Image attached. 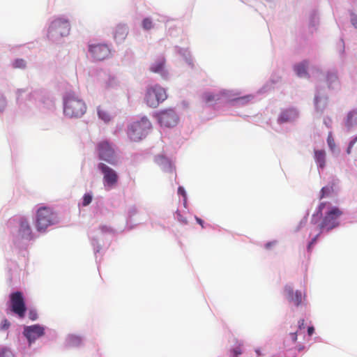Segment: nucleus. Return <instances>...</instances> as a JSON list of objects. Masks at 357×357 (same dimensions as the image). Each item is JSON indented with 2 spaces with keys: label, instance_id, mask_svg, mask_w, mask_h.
Listing matches in <instances>:
<instances>
[{
  "label": "nucleus",
  "instance_id": "obj_45",
  "mask_svg": "<svg viewBox=\"0 0 357 357\" xmlns=\"http://www.w3.org/2000/svg\"><path fill=\"white\" fill-rule=\"evenodd\" d=\"M255 352L257 353L258 356H261V351H260V350L259 349H256Z\"/></svg>",
  "mask_w": 357,
  "mask_h": 357
},
{
  "label": "nucleus",
  "instance_id": "obj_40",
  "mask_svg": "<svg viewBox=\"0 0 357 357\" xmlns=\"http://www.w3.org/2000/svg\"><path fill=\"white\" fill-rule=\"evenodd\" d=\"M9 326H10L9 321L8 320L5 319L3 321V323L1 327L3 329H7L9 327Z\"/></svg>",
  "mask_w": 357,
  "mask_h": 357
},
{
  "label": "nucleus",
  "instance_id": "obj_35",
  "mask_svg": "<svg viewBox=\"0 0 357 357\" xmlns=\"http://www.w3.org/2000/svg\"><path fill=\"white\" fill-rule=\"evenodd\" d=\"M356 142V140L355 139H354V140H352V141L349 143V146H348V148H347V153L348 154H350V153H351V149H352V147L354 146V144H355Z\"/></svg>",
  "mask_w": 357,
  "mask_h": 357
},
{
  "label": "nucleus",
  "instance_id": "obj_28",
  "mask_svg": "<svg viewBox=\"0 0 357 357\" xmlns=\"http://www.w3.org/2000/svg\"><path fill=\"white\" fill-rule=\"evenodd\" d=\"M327 142H328L329 148L332 151H334L335 148V140H334V139H333V137L332 136V134L331 132L328 135Z\"/></svg>",
  "mask_w": 357,
  "mask_h": 357
},
{
  "label": "nucleus",
  "instance_id": "obj_41",
  "mask_svg": "<svg viewBox=\"0 0 357 357\" xmlns=\"http://www.w3.org/2000/svg\"><path fill=\"white\" fill-rule=\"evenodd\" d=\"M298 327L299 328H303L305 327V320L303 319L298 321Z\"/></svg>",
  "mask_w": 357,
  "mask_h": 357
},
{
  "label": "nucleus",
  "instance_id": "obj_17",
  "mask_svg": "<svg viewBox=\"0 0 357 357\" xmlns=\"http://www.w3.org/2000/svg\"><path fill=\"white\" fill-rule=\"evenodd\" d=\"M98 115L105 123L110 121L112 118V113L109 112L108 107L106 106H99L98 107Z\"/></svg>",
  "mask_w": 357,
  "mask_h": 357
},
{
  "label": "nucleus",
  "instance_id": "obj_22",
  "mask_svg": "<svg viewBox=\"0 0 357 357\" xmlns=\"http://www.w3.org/2000/svg\"><path fill=\"white\" fill-rule=\"evenodd\" d=\"M326 82L329 88H333L334 84H338V77L335 73H328L326 76Z\"/></svg>",
  "mask_w": 357,
  "mask_h": 357
},
{
  "label": "nucleus",
  "instance_id": "obj_18",
  "mask_svg": "<svg viewBox=\"0 0 357 357\" xmlns=\"http://www.w3.org/2000/svg\"><path fill=\"white\" fill-rule=\"evenodd\" d=\"M314 160L319 168H324L326 165V152L324 150L314 151Z\"/></svg>",
  "mask_w": 357,
  "mask_h": 357
},
{
  "label": "nucleus",
  "instance_id": "obj_9",
  "mask_svg": "<svg viewBox=\"0 0 357 357\" xmlns=\"http://www.w3.org/2000/svg\"><path fill=\"white\" fill-rule=\"evenodd\" d=\"M98 168L103 175L105 186L109 188H114L119 180V176L116 171L102 162L98 165Z\"/></svg>",
  "mask_w": 357,
  "mask_h": 357
},
{
  "label": "nucleus",
  "instance_id": "obj_42",
  "mask_svg": "<svg viewBox=\"0 0 357 357\" xmlns=\"http://www.w3.org/2000/svg\"><path fill=\"white\" fill-rule=\"evenodd\" d=\"M178 194H180V195H183V196H185V190L183 189V188H182V187H179V188H178Z\"/></svg>",
  "mask_w": 357,
  "mask_h": 357
},
{
  "label": "nucleus",
  "instance_id": "obj_20",
  "mask_svg": "<svg viewBox=\"0 0 357 357\" xmlns=\"http://www.w3.org/2000/svg\"><path fill=\"white\" fill-rule=\"evenodd\" d=\"M128 33L127 29L125 26L119 25L116 27L114 38L116 40H123L126 37Z\"/></svg>",
  "mask_w": 357,
  "mask_h": 357
},
{
  "label": "nucleus",
  "instance_id": "obj_44",
  "mask_svg": "<svg viewBox=\"0 0 357 357\" xmlns=\"http://www.w3.org/2000/svg\"><path fill=\"white\" fill-rule=\"evenodd\" d=\"M196 220L202 227H204V225H203L204 222L202 219H200L199 218H196Z\"/></svg>",
  "mask_w": 357,
  "mask_h": 357
},
{
  "label": "nucleus",
  "instance_id": "obj_25",
  "mask_svg": "<svg viewBox=\"0 0 357 357\" xmlns=\"http://www.w3.org/2000/svg\"><path fill=\"white\" fill-rule=\"evenodd\" d=\"M333 191L332 186L323 187L321 190L320 199L329 196Z\"/></svg>",
  "mask_w": 357,
  "mask_h": 357
},
{
  "label": "nucleus",
  "instance_id": "obj_34",
  "mask_svg": "<svg viewBox=\"0 0 357 357\" xmlns=\"http://www.w3.org/2000/svg\"><path fill=\"white\" fill-rule=\"evenodd\" d=\"M29 317L31 320H36L37 319V313L35 310H30L29 313Z\"/></svg>",
  "mask_w": 357,
  "mask_h": 357
},
{
  "label": "nucleus",
  "instance_id": "obj_43",
  "mask_svg": "<svg viewBox=\"0 0 357 357\" xmlns=\"http://www.w3.org/2000/svg\"><path fill=\"white\" fill-rule=\"evenodd\" d=\"M314 327H312V326L309 327L307 328V333H308V335H312L313 334V333H314Z\"/></svg>",
  "mask_w": 357,
  "mask_h": 357
},
{
  "label": "nucleus",
  "instance_id": "obj_7",
  "mask_svg": "<svg viewBox=\"0 0 357 357\" xmlns=\"http://www.w3.org/2000/svg\"><path fill=\"white\" fill-rule=\"evenodd\" d=\"M97 151L100 160H104L112 165L117 164L115 151L107 141L99 142L97 145Z\"/></svg>",
  "mask_w": 357,
  "mask_h": 357
},
{
  "label": "nucleus",
  "instance_id": "obj_13",
  "mask_svg": "<svg viewBox=\"0 0 357 357\" xmlns=\"http://www.w3.org/2000/svg\"><path fill=\"white\" fill-rule=\"evenodd\" d=\"M165 63L166 60L164 57L159 58L153 63H151L150 66V70L152 73H158L162 77L165 78L168 75V71L166 69Z\"/></svg>",
  "mask_w": 357,
  "mask_h": 357
},
{
  "label": "nucleus",
  "instance_id": "obj_8",
  "mask_svg": "<svg viewBox=\"0 0 357 357\" xmlns=\"http://www.w3.org/2000/svg\"><path fill=\"white\" fill-rule=\"evenodd\" d=\"M10 310L20 318H24L26 307L23 294L20 291H15L10 295Z\"/></svg>",
  "mask_w": 357,
  "mask_h": 357
},
{
  "label": "nucleus",
  "instance_id": "obj_24",
  "mask_svg": "<svg viewBox=\"0 0 357 357\" xmlns=\"http://www.w3.org/2000/svg\"><path fill=\"white\" fill-rule=\"evenodd\" d=\"M242 346L241 343H238L234 348L231 349L229 351V357H238L241 355L243 352Z\"/></svg>",
  "mask_w": 357,
  "mask_h": 357
},
{
  "label": "nucleus",
  "instance_id": "obj_23",
  "mask_svg": "<svg viewBox=\"0 0 357 357\" xmlns=\"http://www.w3.org/2000/svg\"><path fill=\"white\" fill-rule=\"evenodd\" d=\"M289 302L293 303L296 306H298L302 301V294L299 291H296L294 296L289 300Z\"/></svg>",
  "mask_w": 357,
  "mask_h": 357
},
{
  "label": "nucleus",
  "instance_id": "obj_15",
  "mask_svg": "<svg viewBox=\"0 0 357 357\" xmlns=\"http://www.w3.org/2000/svg\"><path fill=\"white\" fill-rule=\"evenodd\" d=\"M308 67V61H303L301 63L294 66V69L296 75L300 77H309L307 68Z\"/></svg>",
  "mask_w": 357,
  "mask_h": 357
},
{
  "label": "nucleus",
  "instance_id": "obj_3",
  "mask_svg": "<svg viewBox=\"0 0 357 357\" xmlns=\"http://www.w3.org/2000/svg\"><path fill=\"white\" fill-rule=\"evenodd\" d=\"M167 98L166 89L160 84L149 85L145 90L144 101L150 107L156 108Z\"/></svg>",
  "mask_w": 357,
  "mask_h": 357
},
{
  "label": "nucleus",
  "instance_id": "obj_29",
  "mask_svg": "<svg viewBox=\"0 0 357 357\" xmlns=\"http://www.w3.org/2000/svg\"><path fill=\"white\" fill-rule=\"evenodd\" d=\"M284 293L287 296V299L289 300L290 298L293 296L294 294L292 287L290 285H286L284 287Z\"/></svg>",
  "mask_w": 357,
  "mask_h": 357
},
{
  "label": "nucleus",
  "instance_id": "obj_30",
  "mask_svg": "<svg viewBox=\"0 0 357 357\" xmlns=\"http://www.w3.org/2000/svg\"><path fill=\"white\" fill-rule=\"evenodd\" d=\"M92 201V196L90 194H85L83 197L82 205L84 206H88Z\"/></svg>",
  "mask_w": 357,
  "mask_h": 357
},
{
  "label": "nucleus",
  "instance_id": "obj_2",
  "mask_svg": "<svg viewBox=\"0 0 357 357\" xmlns=\"http://www.w3.org/2000/svg\"><path fill=\"white\" fill-rule=\"evenodd\" d=\"M86 111L84 101L75 93H69L64 99L63 113L70 118L82 116Z\"/></svg>",
  "mask_w": 357,
  "mask_h": 357
},
{
  "label": "nucleus",
  "instance_id": "obj_11",
  "mask_svg": "<svg viewBox=\"0 0 357 357\" xmlns=\"http://www.w3.org/2000/svg\"><path fill=\"white\" fill-rule=\"evenodd\" d=\"M89 51L92 56L98 61L104 60L110 55V50L106 44L90 45Z\"/></svg>",
  "mask_w": 357,
  "mask_h": 357
},
{
  "label": "nucleus",
  "instance_id": "obj_6",
  "mask_svg": "<svg viewBox=\"0 0 357 357\" xmlns=\"http://www.w3.org/2000/svg\"><path fill=\"white\" fill-rule=\"evenodd\" d=\"M70 25L69 21L63 17L54 19L49 26L48 37L54 38L67 36L70 33Z\"/></svg>",
  "mask_w": 357,
  "mask_h": 357
},
{
  "label": "nucleus",
  "instance_id": "obj_39",
  "mask_svg": "<svg viewBox=\"0 0 357 357\" xmlns=\"http://www.w3.org/2000/svg\"><path fill=\"white\" fill-rule=\"evenodd\" d=\"M176 214H177V218H178V220L181 222H183L184 224H186L187 223V220L184 218H183L180 214V213L178 212H176Z\"/></svg>",
  "mask_w": 357,
  "mask_h": 357
},
{
  "label": "nucleus",
  "instance_id": "obj_37",
  "mask_svg": "<svg viewBox=\"0 0 357 357\" xmlns=\"http://www.w3.org/2000/svg\"><path fill=\"white\" fill-rule=\"evenodd\" d=\"M289 337L293 342H296L297 340V333H290Z\"/></svg>",
  "mask_w": 357,
  "mask_h": 357
},
{
  "label": "nucleus",
  "instance_id": "obj_38",
  "mask_svg": "<svg viewBox=\"0 0 357 357\" xmlns=\"http://www.w3.org/2000/svg\"><path fill=\"white\" fill-rule=\"evenodd\" d=\"M70 340H71L73 342L77 343V344L80 343V342H81L80 338H79V337H76V336H72V337H70Z\"/></svg>",
  "mask_w": 357,
  "mask_h": 357
},
{
  "label": "nucleus",
  "instance_id": "obj_46",
  "mask_svg": "<svg viewBox=\"0 0 357 357\" xmlns=\"http://www.w3.org/2000/svg\"><path fill=\"white\" fill-rule=\"evenodd\" d=\"M271 245H272V243H266V247L268 248H269Z\"/></svg>",
  "mask_w": 357,
  "mask_h": 357
},
{
  "label": "nucleus",
  "instance_id": "obj_48",
  "mask_svg": "<svg viewBox=\"0 0 357 357\" xmlns=\"http://www.w3.org/2000/svg\"><path fill=\"white\" fill-rule=\"evenodd\" d=\"M354 139H355L356 140V142H357V136H356Z\"/></svg>",
  "mask_w": 357,
  "mask_h": 357
},
{
  "label": "nucleus",
  "instance_id": "obj_33",
  "mask_svg": "<svg viewBox=\"0 0 357 357\" xmlns=\"http://www.w3.org/2000/svg\"><path fill=\"white\" fill-rule=\"evenodd\" d=\"M321 234L320 232H319L312 240L308 244V246H307V249L308 250H310L312 248V246L316 243L317 241V238L319 236V235Z\"/></svg>",
  "mask_w": 357,
  "mask_h": 357
},
{
  "label": "nucleus",
  "instance_id": "obj_27",
  "mask_svg": "<svg viewBox=\"0 0 357 357\" xmlns=\"http://www.w3.org/2000/svg\"><path fill=\"white\" fill-rule=\"evenodd\" d=\"M142 27L145 30H149L153 27V22L149 18H145L142 21Z\"/></svg>",
  "mask_w": 357,
  "mask_h": 357
},
{
  "label": "nucleus",
  "instance_id": "obj_10",
  "mask_svg": "<svg viewBox=\"0 0 357 357\" xmlns=\"http://www.w3.org/2000/svg\"><path fill=\"white\" fill-rule=\"evenodd\" d=\"M156 117L160 126L167 128L174 127L178 122V117L172 109L160 111L156 114Z\"/></svg>",
  "mask_w": 357,
  "mask_h": 357
},
{
  "label": "nucleus",
  "instance_id": "obj_36",
  "mask_svg": "<svg viewBox=\"0 0 357 357\" xmlns=\"http://www.w3.org/2000/svg\"><path fill=\"white\" fill-rule=\"evenodd\" d=\"M351 22L353 26L356 28H357V16L356 15H352L351 18Z\"/></svg>",
  "mask_w": 357,
  "mask_h": 357
},
{
  "label": "nucleus",
  "instance_id": "obj_1",
  "mask_svg": "<svg viewBox=\"0 0 357 357\" xmlns=\"http://www.w3.org/2000/svg\"><path fill=\"white\" fill-rule=\"evenodd\" d=\"M343 214L342 211L330 202H321L318 206L316 214H314L312 222L316 224L317 217L321 218L319 225L320 233L330 231L340 225V218Z\"/></svg>",
  "mask_w": 357,
  "mask_h": 357
},
{
  "label": "nucleus",
  "instance_id": "obj_12",
  "mask_svg": "<svg viewBox=\"0 0 357 357\" xmlns=\"http://www.w3.org/2000/svg\"><path fill=\"white\" fill-rule=\"evenodd\" d=\"M23 334L26 337L29 344H31L45 335V328L38 324L26 326Z\"/></svg>",
  "mask_w": 357,
  "mask_h": 357
},
{
  "label": "nucleus",
  "instance_id": "obj_16",
  "mask_svg": "<svg viewBox=\"0 0 357 357\" xmlns=\"http://www.w3.org/2000/svg\"><path fill=\"white\" fill-rule=\"evenodd\" d=\"M298 116L296 110L294 109H287L282 112L279 117V121L281 123L291 121L295 119Z\"/></svg>",
  "mask_w": 357,
  "mask_h": 357
},
{
  "label": "nucleus",
  "instance_id": "obj_26",
  "mask_svg": "<svg viewBox=\"0 0 357 357\" xmlns=\"http://www.w3.org/2000/svg\"><path fill=\"white\" fill-rule=\"evenodd\" d=\"M26 61L22 59H16L13 63V67L14 68H24L26 67Z\"/></svg>",
  "mask_w": 357,
  "mask_h": 357
},
{
  "label": "nucleus",
  "instance_id": "obj_14",
  "mask_svg": "<svg viewBox=\"0 0 357 357\" xmlns=\"http://www.w3.org/2000/svg\"><path fill=\"white\" fill-rule=\"evenodd\" d=\"M19 233L22 238H31L32 236L31 228L26 219L22 218L20 221Z\"/></svg>",
  "mask_w": 357,
  "mask_h": 357
},
{
  "label": "nucleus",
  "instance_id": "obj_32",
  "mask_svg": "<svg viewBox=\"0 0 357 357\" xmlns=\"http://www.w3.org/2000/svg\"><path fill=\"white\" fill-rule=\"evenodd\" d=\"M321 234L320 232H319L312 240L308 244V246H307V249L308 250H310L312 248V246L316 243L317 241V238L319 236V235Z\"/></svg>",
  "mask_w": 357,
  "mask_h": 357
},
{
  "label": "nucleus",
  "instance_id": "obj_4",
  "mask_svg": "<svg viewBox=\"0 0 357 357\" xmlns=\"http://www.w3.org/2000/svg\"><path fill=\"white\" fill-rule=\"evenodd\" d=\"M56 222V218L50 207H40L36 212V227L40 232L45 231L49 226Z\"/></svg>",
  "mask_w": 357,
  "mask_h": 357
},
{
  "label": "nucleus",
  "instance_id": "obj_19",
  "mask_svg": "<svg viewBox=\"0 0 357 357\" xmlns=\"http://www.w3.org/2000/svg\"><path fill=\"white\" fill-rule=\"evenodd\" d=\"M356 125H357V110H353L347 115L346 126L350 128Z\"/></svg>",
  "mask_w": 357,
  "mask_h": 357
},
{
  "label": "nucleus",
  "instance_id": "obj_5",
  "mask_svg": "<svg viewBox=\"0 0 357 357\" xmlns=\"http://www.w3.org/2000/svg\"><path fill=\"white\" fill-rule=\"evenodd\" d=\"M151 123L146 117H143L139 121L132 123L129 128L128 135L131 141L139 142L146 136Z\"/></svg>",
  "mask_w": 357,
  "mask_h": 357
},
{
  "label": "nucleus",
  "instance_id": "obj_31",
  "mask_svg": "<svg viewBox=\"0 0 357 357\" xmlns=\"http://www.w3.org/2000/svg\"><path fill=\"white\" fill-rule=\"evenodd\" d=\"M0 357H15L9 349H3L0 351Z\"/></svg>",
  "mask_w": 357,
  "mask_h": 357
},
{
  "label": "nucleus",
  "instance_id": "obj_21",
  "mask_svg": "<svg viewBox=\"0 0 357 357\" xmlns=\"http://www.w3.org/2000/svg\"><path fill=\"white\" fill-rule=\"evenodd\" d=\"M203 99L206 103H211L220 99V94H213L206 92L203 95Z\"/></svg>",
  "mask_w": 357,
  "mask_h": 357
},
{
  "label": "nucleus",
  "instance_id": "obj_47",
  "mask_svg": "<svg viewBox=\"0 0 357 357\" xmlns=\"http://www.w3.org/2000/svg\"><path fill=\"white\" fill-rule=\"evenodd\" d=\"M314 100H315V103H316V105H317V104H318V101H319V98H318V97H316V98H315V99H314Z\"/></svg>",
  "mask_w": 357,
  "mask_h": 357
}]
</instances>
